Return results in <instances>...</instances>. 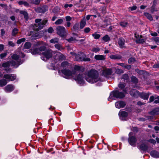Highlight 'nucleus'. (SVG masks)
<instances>
[{"label": "nucleus", "mask_w": 159, "mask_h": 159, "mask_svg": "<svg viewBox=\"0 0 159 159\" xmlns=\"http://www.w3.org/2000/svg\"><path fill=\"white\" fill-rule=\"evenodd\" d=\"M119 115L120 117H125L128 116V113L124 111H120L119 113Z\"/></svg>", "instance_id": "25"}, {"label": "nucleus", "mask_w": 159, "mask_h": 159, "mask_svg": "<svg viewBox=\"0 0 159 159\" xmlns=\"http://www.w3.org/2000/svg\"><path fill=\"white\" fill-rule=\"evenodd\" d=\"M63 20L61 19H60L57 20L55 23L56 25H59L62 23Z\"/></svg>", "instance_id": "47"}, {"label": "nucleus", "mask_w": 159, "mask_h": 159, "mask_svg": "<svg viewBox=\"0 0 159 159\" xmlns=\"http://www.w3.org/2000/svg\"><path fill=\"white\" fill-rule=\"evenodd\" d=\"M125 86V85L124 83L120 84L118 85L119 87L122 89L124 88Z\"/></svg>", "instance_id": "52"}, {"label": "nucleus", "mask_w": 159, "mask_h": 159, "mask_svg": "<svg viewBox=\"0 0 159 159\" xmlns=\"http://www.w3.org/2000/svg\"><path fill=\"white\" fill-rule=\"evenodd\" d=\"M70 54H72L73 56H75V60L77 61H82L83 53L81 52H80L78 54H76L74 52H70Z\"/></svg>", "instance_id": "13"}, {"label": "nucleus", "mask_w": 159, "mask_h": 159, "mask_svg": "<svg viewBox=\"0 0 159 159\" xmlns=\"http://www.w3.org/2000/svg\"><path fill=\"white\" fill-rule=\"evenodd\" d=\"M136 60L134 58H130L128 60V63L129 64H133L135 61Z\"/></svg>", "instance_id": "48"}, {"label": "nucleus", "mask_w": 159, "mask_h": 159, "mask_svg": "<svg viewBox=\"0 0 159 159\" xmlns=\"http://www.w3.org/2000/svg\"><path fill=\"white\" fill-rule=\"evenodd\" d=\"M149 95V93H139V96H140L141 98L144 100H147L148 99Z\"/></svg>", "instance_id": "21"}, {"label": "nucleus", "mask_w": 159, "mask_h": 159, "mask_svg": "<svg viewBox=\"0 0 159 159\" xmlns=\"http://www.w3.org/2000/svg\"><path fill=\"white\" fill-rule=\"evenodd\" d=\"M18 30L16 28H14L12 32V35L14 36H15L18 33Z\"/></svg>", "instance_id": "49"}, {"label": "nucleus", "mask_w": 159, "mask_h": 159, "mask_svg": "<svg viewBox=\"0 0 159 159\" xmlns=\"http://www.w3.org/2000/svg\"><path fill=\"white\" fill-rule=\"evenodd\" d=\"M154 41L157 45H159V37H157L154 39Z\"/></svg>", "instance_id": "55"}, {"label": "nucleus", "mask_w": 159, "mask_h": 159, "mask_svg": "<svg viewBox=\"0 0 159 159\" xmlns=\"http://www.w3.org/2000/svg\"><path fill=\"white\" fill-rule=\"evenodd\" d=\"M135 36L136 39V42L138 43H144L145 41L144 39H142V36L139 34H135Z\"/></svg>", "instance_id": "15"}, {"label": "nucleus", "mask_w": 159, "mask_h": 159, "mask_svg": "<svg viewBox=\"0 0 159 159\" xmlns=\"http://www.w3.org/2000/svg\"><path fill=\"white\" fill-rule=\"evenodd\" d=\"M25 40V38H21L17 40V43L18 44H20L21 43L24 42Z\"/></svg>", "instance_id": "46"}, {"label": "nucleus", "mask_w": 159, "mask_h": 159, "mask_svg": "<svg viewBox=\"0 0 159 159\" xmlns=\"http://www.w3.org/2000/svg\"><path fill=\"white\" fill-rule=\"evenodd\" d=\"M84 32L87 33L91 31V29L89 27H86L84 29Z\"/></svg>", "instance_id": "51"}, {"label": "nucleus", "mask_w": 159, "mask_h": 159, "mask_svg": "<svg viewBox=\"0 0 159 159\" xmlns=\"http://www.w3.org/2000/svg\"><path fill=\"white\" fill-rule=\"evenodd\" d=\"M31 43L28 42H26L24 46V48L25 49H29L31 47Z\"/></svg>", "instance_id": "34"}, {"label": "nucleus", "mask_w": 159, "mask_h": 159, "mask_svg": "<svg viewBox=\"0 0 159 159\" xmlns=\"http://www.w3.org/2000/svg\"><path fill=\"white\" fill-rule=\"evenodd\" d=\"M131 66L130 65L125 64L124 68L129 69L131 68Z\"/></svg>", "instance_id": "59"}, {"label": "nucleus", "mask_w": 159, "mask_h": 159, "mask_svg": "<svg viewBox=\"0 0 159 159\" xmlns=\"http://www.w3.org/2000/svg\"><path fill=\"white\" fill-rule=\"evenodd\" d=\"M129 8L131 11H132L136 10L137 9V7L135 6H134L132 7H130Z\"/></svg>", "instance_id": "58"}, {"label": "nucleus", "mask_w": 159, "mask_h": 159, "mask_svg": "<svg viewBox=\"0 0 159 159\" xmlns=\"http://www.w3.org/2000/svg\"><path fill=\"white\" fill-rule=\"evenodd\" d=\"M84 67L78 65H75L74 67V69L72 70L73 72H75V75H76V72L77 71H84Z\"/></svg>", "instance_id": "16"}, {"label": "nucleus", "mask_w": 159, "mask_h": 159, "mask_svg": "<svg viewBox=\"0 0 159 159\" xmlns=\"http://www.w3.org/2000/svg\"><path fill=\"white\" fill-rule=\"evenodd\" d=\"M24 50V48L22 49L21 48H18L15 51L16 54H13L11 56V57L12 60L20 62V58L18 55H17V54H19L20 56L21 57H24L25 56V54L23 52Z\"/></svg>", "instance_id": "5"}, {"label": "nucleus", "mask_w": 159, "mask_h": 159, "mask_svg": "<svg viewBox=\"0 0 159 159\" xmlns=\"http://www.w3.org/2000/svg\"><path fill=\"white\" fill-rule=\"evenodd\" d=\"M100 50V48L98 47H93L92 49V51L95 53L99 51Z\"/></svg>", "instance_id": "45"}, {"label": "nucleus", "mask_w": 159, "mask_h": 159, "mask_svg": "<svg viewBox=\"0 0 159 159\" xmlns=\"http://www.w3.org/2000/svg\"><path fill=\"white\" fill-rule=\"evenodd\" d=\"M144 16L149 20L151 21L153 20V18L152 15L148 13H144Z\"/></svg>", "instance_id": "35"}, {"label": "nucleus", "mask_w": 159, "mask_h": 159, "mask_svg": "<svg viewBox=\"0 0 159 159\" xmlns=\"http://www.w3.org/2000/svg\"><path fill=\"white\" fill-rule=\"evenodd\" d=\"M125 94L123 92H120L118 91H113L111 93L110 95L108 98V100L110 101V99H114V98H122L125 97Z\"/></svg>", "instance_id": "6"}, {"label": "nucleus", "mask_w": 159, "mask_h": 159, "mask_svg": "<svg viewBox=\"0 0 159 159\" xmlns=\"http://www.w3.org/2000/svg\"><path fill=\"white\" fill-rule=\"evenodd\" d=\"M66 20L67 22H68V21H70L71 20L72 18H71V17L70 16H67L66 17Z\"/></svg>", "instance_id": "56"}, {"label": "nucleus", "mask_w": 159, "mask_h": 159, "mask_svg": "<svg viewBox=\"0 0 159 159\" xmlns=\"http://www.w3.org/2000/svg\"><path fill=\"white\" fill-rule=\"evenodd\" d=\"M73 5L72 4H66L64 6V7L65 8H68V7H71L73 6Z\"/></svg>", "instance_id": "54"}, {"label": "nucleus", "mask_w": 159, "mask_h": 159, "mask_svg": "<svg viewBox=\"0 0 159 159\" xmlns=\"http://www.w3.org/2000/svg\"><path fill=\"white\" fill-rule=\"evenodd\" d=\"M7 55V53H2L0 55V57L1 59L3 58L4 57H5Z\"/></svg>", "instance_id": "60"}, {"label": "nucleus", "mask_w": 159, "mask_h": 159, "mask_svg": "<svg viewBox=\"0 0 159 159\" xmlns=\"http://www.w3.org/2000/svg\"><path fill=\"white\" fill-rule=\"evenodd\" d=\"M155 99V96H151L149 98V102H153L154 99Z\"/></svg>", "instance_id": "61"}, {"label": "nucleus", "mask_w": 159, "mask_h": 159, "mask_svg": "<svg viewBox=\"0 0 159 159\" xmlns=\"http://www.w3.org/2000/svg\"><path fill=\"white\" fill-rule=\"evenodd\" d=\"M116 72L118 74L122 73L124 72L123 71L120 69H117L116 70Z\"/></svg>", "instance_id": "53"}, {"label": "nucleus", "mask_w": 159, "mask_h": 159, "mask_svg": "<svg viewBox=\"0 0 159 159\" xmlns=\"http://www.w3.org/2000/svg\"><path fill=\"white\" fill-rule=\"evenodd\" d=\"M116 107L118 108L124 107L126 105L125 102L123 101H118L115 103Z\"/></svg>", "instance_id": "17"}, {"label": "nucleus", "mask_w": 159, "mask_h": 159, "mask_svg": "<svg viewBox=\"0 0 159 159\" xmlns=\"http://www.w3.org/2000/svg\"><path fill=\"white\" fill-rule=\"evenodd\" d=\"M151 155L155 158L159 157V153L156 151H152L150 153Z\"/></svg>", "instance_id": "24"}, {"label": "nucleus", "mask_w": 159, "mask_h": 159, "mask_svg": "<svg viewBox=\"0 0 159 159\" xmlns=\"http://www.w3.org/2000/svg\"><path fill=\"white\" fill-rule=\"evenodd\" d=\"M102 74L104 76L107 77L109 75L112 73V70L111 69H108L105 67L102 68Z\"/></svg>", "instance_id": "12"}, {"label": "nucleus", "mask_w": 159, "mask_h": 159, "mask_svg": "<svg viewBox=\"0 0 159 159\" xmlns=\"http://www.w3.org/2000/svg\"><path fill=\"white\" fill-rule=\"evenodd\" d=\"M82 61H90V59L86 56V55L83 54Z\"/></svg>", "instance_id": "33"}, {"label": "nucleus", "mask_w": 159, "mask_h": 159, "mask_svg": "<svg viewBox=\"0 0 159 159\" xmlns=\"http://www.w3.org/2000/svg\"><path fill=\"white\" fill-rule=\"evenodd\" d=\"M41 0H30L31 3L35 5H38L40 2Z\"/></svg>", "instance_id": "41"}, {"label": "nucleus", "mask_w": 159, "mask_h": 159, "mask_svg": "<svg viewBox=\"0 0 159 159\" xmlns=\"http://www.w3.org/2000/svg\"><path fill=\"white\" fill-rule=\"evenodd\" d=\"M129 78V76L128 74H125L123 75L122 79L125 80H128Z\"/></svg>", "instance_id": "50"}, {"label": "nucleus", "mask_w": 159, "mask_h": 159, "mask_svg": "<svg viewBox=\"0 0 159 159\" xmlns=\"http://www.w3.org/2000/svg\"><path fill=\"white\" fill-rule=\"evenodd\" d=\"M50 42L51 43H57L58 42V39L57 38H55L51 39L50 40Z\"/></svg>", "instance_id": "43"}, {"label": "nucleus", "mask_w": 159, "mask_h": 159, "mask_svg": "<svg viewBox=\"0 0 159 159\" xmlns=\"http://www.w3.org/2000/svg\"><path fill=\"white\" fill-rule=\"evenodd\" d=\"M56 30L57 34L61 37H63L66 34L65 29L63 26H58L57 27Z\"/></svg>", "instance_id": "10"}, {"label": "nucleus", "mask_w": 159, "mask_h": 159, "mask_svg": "<svg viewBox=\"0 0 159 159\" xmlns=\"http://www.w3.org/2000/svg\"><path fill=\"white\" fill-rule=\"evenodd\" d=\"M41 19H37L35 20V22L36 24H34L33 26V29L34 30L38 31L42 29L45 24L47 23L48 20L45 19L42 21Z\"/></svg>", "instance_id": "4"}, {"label": "nucleus", "mask_w": 159, "mask_h": 159, "mask_svg": "<svg viewBox=\"0 0 159 159\" xmlns=\"http://www.w3.org/2000/svg\"><path fill=\"white\" fill-rule=\"evenodd\" d=\"M14 88V86L11 84H9L5 87L4 90L6 92L9 93L13 90Z\"/></svg>", "instance_id": "18"}, {"label": "nucleus", "mask_w": 159, "mask_h": 159, "mask_svg": "<svg viewBox=\"0 0 159 159\" xmlns=\"http://www.w3.org/2000/svg\"><path fill=\"white\" fill-rule=\"evenodd\" d=\"M16 75L14 74H5L3 76L4 78L7 82H9L14 80L16 78Z\"/></svg>", "instance_id": "11"}, {"label": "nucleus", "mask_w": 159, "mask_h": 159, "mask_svg": "<svg viewBox=\"0 0 159 159\" xmlns=\"http://www.w3.org/2000/svg\"><path fill=\"white\" fill-rule=\"evenodd\" d=\"M130 94L132 97H137L139 95V93L136 90L133 89L130 91Z\"/></svg>", "instance_id": "20"}, {"label": "nucleus", "mask_w": 159, "mask_h": 159, "mask_svg": "<svg viewBox=\"0 0 159 159\" xmlns=\"http://www.w3.org/2000/svg\"><path fill=\"white\" fill-rule=\"evenodd\" d=\"M131 81L134 83H137L138 82V80L135 76H132L131 77Z\"/></svg>", "instance_id": "36"}, {"label": "nucleus", "mask_w": 159, "mask_h": 159, "mask_svg": "<svg viewBox=\"0 0 159 159\" xmlns=\"http://www.w3.org/2000/svg\"><path fill=\"white\" fill-rule=\"evenodd\" d=\"M110 57L112 59H120L121 58V57L119 55H115L110 56Z\"/></svg>", "instance_id": "27"}, {"label": "nucleus", "mask_w": 159, "mask_h": 159, "mask_svg": "<svg viewBox=\"0 0 159 159\" xmlns=\"http://www.w3.org/2000/svg\"><path fill=\"white\" fill-rule=\"evenodd\" d=\"M64 75V77L67 79H73L78 84H82L84 82V75L79 74L77 75H75V72L68 69H64L61 71Z\"/></svg>", "instance_id": "1"}, {"label": "nucleus", "mask_w": 159, "mask_h": 159, "mask_svg": "<svg viewBox=\"0 0 159 159\" xmlns=\"http://www.w3.org/2000/svg\"><path fill=\"white\" fill-rule=\"evenodd\" d=\"M53 31V30L52 27H50L48 30V32L49 33H52Z\"/></svg>", "instance_id": "63"}, {"label": "nucleus", "mask_w": 159, "mask_h": 159, "mask_svg": "<svg viewBox=\"0 0 159 159\" xmlns=\"http://www.w3.org/2000/svg\"><path fill=\"white\" fill-rule=\"evenodd\" d=\"M120 25L123 27H125L128 25V23L126 22L122 21L120 23Z\"/></svg>", "instance_id": "44"}, {"label": "nucleus", "mask_w": 159, "mask_h": 159, "mask_svg": "<svg viewBox=\"0 0 159 159\" xmlns=\"http://www.w3.org/2000/svg\"><path fill=\"white\" fill-rule=\"evenodd\" d=\"M56 62L58 61H61L65 59V57L61 53L55 51V53L52 57Z\"/></svg>", "instance_id": "7"}, {"label": "nucleus", "mask_w": 159, "mask_h": 159, "mask_svg": "<svg viewBox=\"0 0 159 159\" xmlns=\"http://www.w3.org/2000/svg\"><path fill=\"white\" fill-rule=\"evenodd\" d=\"M43 35V32L40 31L38 33H35L32 35L30 37L32 40H34L40 38Z\"/></svg>", "instance_id": "14"}, {"label": "nucleus", "mask_w": 159, "mask_h": 159, "mask_svg": "<svg viewBox=\"0 0 159 159\" xmlns=\"http://www.w3.org/2000/svg\"><path fill=\"white\" fill-rule=\"evenodd\" d=\"M151 35L153 36H157L158 35L157 33L156 32H154L151 33Z\"/></svg>", "instance_id": "64"}, {"label": "nucleus", "mask_w": 159, "mask_h": 159, "mask_svg": "<svg viewBox=\"0 0 159 159\" xmlns=\"http://www.w3.org/2000/svg\"><path fill=\"white\" fill-rule=\"evenodd\" d=\"M84 75V79H85L89 82L93 84L96 83L100 80L98 77V73L97 71L93 69H91L88 71L86 75L84 74H81Z\"/></svg>", "instance_id": "2"}, {"label": "nucleus", "mask_w": 159, "mask_h": 159, "mask_svg": "<svg viewBox=\"0 0 159 159\" xmlns=\"http://www.w3.org/2000/svg\"><path fill=\"white\" fill-rule=\"evenodd\" d=\"M55 47L56 48L59 50H61L63 49V48L62 46L59 44H57L55 45Z\"/></svg>", "instance_id": "39"}, {"label": "nucleus", "mask_w": 159, "mask_h": 159, "mask_svg": "<svg viewBox=\"0 0 159 159\" xmlns=\"http://www.w3.org/2000/svg\"><path fill=\"white\" fill-rule=\"evenodd\" d=\"M9 62L11 66L16 67H17L19 65H20V62L18 61H16L13 60L9 61Z\"/></svg>", "instance_id": "22"}, {"label": "nucleus", "mask_w": 159, "mask_h": 159, "mask_svg": "<svg viewBox=\"0 0 159 159\" xmlns=\"http://www.w3.org/2000/svg\"><path fill=\"white\" fill-rule=\"evenodd\" d=\"M46 49V48L44 46L40 47L39 48H35L30 49L31 53L34 55H36L39 54L40 55H41L42 51Z\"/></svg>", "instance_id": "9"}, {"label": "nucleus", "mask_w": 159, "mask_h": 159, "mask_svg": "<svg viewBox=\"0 0 159 159\" xmlns=\"http://www.w3.org/2000/svg\"><path fill=\"white\" fill-rule=\"evenodd\" d=\"M86 24V20L85 18L82 19L80 22V28L83 29L85 25Z\"/></svg>", "instance_id": "26"}, {"label": "nucleus", "mask_w": 159, "mask_h": 159, "mask_svg": "<svg viewBox=\"0 0 159 159\" xmlns=\"http://www.w3.org/2000/svg\"><path fill=\"white\" fill-rule=\"evenodd\" d=\"M20 13L24 15L26 19L27 20L28 19V14L26 12L24 11H20Z\"/></svg>", "instance_id": "42"}, {"label": "nucleus", "mask_w": 159, "mask_h": 159, "mask_svg": "<svg viewBox=\"0 0 159 159\" xmlns=\"http://www.w3.org/2000/svg\"><path fill=\"white\" fill-rule=\"evenodd\" d=\"M55 53V51H52L51 49H45L41 53V59L44 61H46L50 58H52L53 55Z\"/></svg>", "instance_id": "3"}, {"label": "nucleus", "mask_w": 159, "mask_h": 159, "mask_svg": "<svg viewBox=\"0 0 159 159\" xmlns=\"http://www.w3.org/2000/svg\"><path fill=\"white\" fill-rule=\"evenodd\" d=\"M8 44L9 46L12 47H14L15 46V44L12 42L11 41L8 42Z\"/></svg>", "instance_id": "62"}, {"label": "nucleus", "mask_w": 159, "mask_h": 159, "mask_svg": "<svg viewBox=\"0 0 159 159\" xmlns=\"http://www.w3.org/2000/svg\"><path fill=\"white\" fill-rule=\"evenodd\" d=\"M102 40L105 42H107L110 40V38L108 35H106L102 37Z\"/></svg>", "instance_id": "37"}, {"label": "nucleus", "mask_w": 159, "mask_h": 159, "mask_svg": "<svg viewBox=\"0 0 159 159\" xmlns=\"http://www.w3.org/2000/svg\"><path fill=\"white\" fill-rule=\"evenodd\" d=\"M66 40L69 43H71L73 42H75L78 41V40L77 39L76 37H71L70 38L67 39Z\"/></svg>", "instance_id": "31"}, {"label": "nucleus", "mask_w": 159, "mask_h": 159, "mask_svg": "<svg viewBox=\"0 0 159 159\" xmlns=\"http://www.w3.org/2000/svg\"><path fill=\"white\" fill-rule=\"evenodd\" d=\"M139 148L142 150L146 151L148 149V146L145 144H142L139 147Z\"/></svg>", "instance_id": "32"}, {"label": "nucleus", "mask_w": 159, "mask_h": 159, "mask_svg": "<svg viewBox=\"0 0 159 159\" xmlns=\"http://www.w3.org/2000/svg\"><path fill=\"white\" fill-rule=\"evenodd\" d=\"M7 82L5 79H2L0 80V86L3 87L6 85Z\"/></svg>", "instance_id": "28"}, {"label": "nucleus", "mask_w": 159, "mask_h": 159, "mask_svg": "<svg viewBox=\"0 0 159 159\" xmlns=\"http://www.w3.org/2000/svg\"><path fill=\"white\" fill-rule=\"evenodd\" d=\"M10 66V64L9 62L8 61L7 62H5L2 63V67L4 68H7L9 67Z\"/></svg>", "instance_id": "40"}, {"label": "nucleus", "mask_w": 159, "mask_h": 159, "mask_svg": "<svg viewBox=\"0 0 159 159\" xmlns=\"http://www.w3.org/2000/svg\"><path fill=\"white\" fill-rule=\"evenodd\" d=\"M92 36L95 39H98L101 37V35L99 34H97V33H95L94 34H92Z\"/></svg>", "instance_id": "38"}, {"label": "nucleus", "mask_w": 159, "mask_h": 159, "mask_svg": "<svg viewBox=\"0 0 159 159\" xmlns=\"http://www.w3.org/2000/svg\"><path fill=\"white\" fill-rule=\"evenodd\" d=\"M94 58L98 60H104L105 59V56L104 55H96L95 56Z\"/></svg>", "instance_id": "23"}, {"label": "nucleus", "mask_w": 159, "mask_h": 159, "mask_svg": "<svg viewBox=\"0 0 159 159\" xmlns=\"http://www.w3.org/2000/svg\"><path fill=\"white\" fill-rule=\"evenodd\" d=\"M100 9L102 11V12L103 13H105L106 12V8L105 7H101Z\"/></svg>", "instance_id": "57"}, {"label": "nucleus", "mask_w": 159, "mask_h": 159, "mask_svg": "<svg viewBox=\"0 0 159 159\" xmlns=\"http://www.w3.org/2000/svg\"><path fill=\"white\" fill-rule=\"evenodd\" d=\"M136 141L137 139L136 137L133 136V133L130 132L129 134L128 142L129 144L133 147H135Z\"/></svg>", "instance_id": "8"}, {"label": "nucleus", "mask_w": 159, "mask_h": 159, "mask_svg": "<svg viewBox=\"0 0 159 159\" xmlns=\"http://www.w3.org/2000/svg\"><path fill=\"white\" fill-rule=\"evenodd\" d=\"M18 4L20 5H24L26 7H29V3L26 1H20L18 2Z\"/></svg>", "instance_id": "29"}, {"label": "nucleus", "mask_w": 159, "mask_h": 159, "mask_svg": "<svg viewBox=\"0 0 159 159\" xmlns=\"http://www.w3.org/2000/svg\"><path fill=\"white\" fill-rule=\"evenodd\" d=\"M118 43L120 48H123L125 47V40L124 39L120 38L118 40Z\"/></svg>", "instance_id": "19"}, {"label": "nucleus", "mask_w": 159, "mask_h": 159, "mask_svg": "<svg viewBox=\"0 0 159 159\" xmlns=\"http://www.w3.org/2000/svg\"><path fill=\"white\" fill-rule=\"evenodd\" d=\"M61 66L63 67H68L69 66H71L70 64L67 61L62 62L61 64Z\"/></svg>", "instance_id": "30"}]
</instances>
